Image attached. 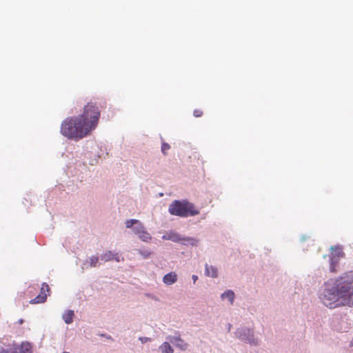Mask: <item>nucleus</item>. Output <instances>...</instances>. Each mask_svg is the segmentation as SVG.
Returning a JSON list of instances; mask_svg holds the SVG:
<instances>
[{
	"mask_svg": "<svg viewBox=\"0 0 353 353\" xmlns=\"http://www.w3.org/2000/svg\"><path fill=\"white\" fill-rule=\"evenodd\" d=\"M0 353H31V347L29 343H22L21 345H14Z\"/></svg>",
	"mask_w": 353,
	"mask_h": 353,
	"instance_id": "5",
	"label": "nucleus"
},
{
	"mask_svg": "<svg viewBox=\"0 0 353 353\" xmlns=\"http://www.w3.org/2000/svg\"><path fill=\"white\" fill-rule=\"evenodd\" d=\"M170 148V146L168 143L163 142L161 145V152L163 154H167L168 150H169Z\"/></svg>",
	"mask_w": 353,
	"mask_h": 353,
	"instance_id": "19",
	"label": "nucleus"
},
{
	"mask_svg": "<svg viewBox=\"0 0 353 353\" xmlns=\"http://www.w3.org/2000/svg\"><path fill=\"white\" fill-rule=\"evenodd\" d=\"M101 260L108 262L111 261H115L117 262H120L121 261H123V258L120 257V255L118 252H113L110 250L105 252L101 256Z\"/></svg>",
	"mask_w": 353,
	"mask_h": 353,
	"instance_id": "10",
	"label": "nucleus"
},
{
	"mask_svg": "<svg viewBox=\"0 0 353 353\" xmlns=\"http://www.w3.org/2000/svg\"><path fill=\"white\" fill-rule=\"evenodd\" d=\"M167 339L172 343L176 347L179 348L181 350L185 351L188 348V343L185 342L179 336H169Z\"/></svg>",
	"mask_w": 353,
	"mask_h": 353,
	"instance_id": "9",
	"label": "nucleus"
},
{
	"mask_svg": "<svg viewBox=\"0 0 353 353\" xmlns=\"http://www.w3.org/2000/svg\"><path fill=\"white\" fill-rule=\"evenodd\" d=\"M140 222L139 221L137 220V219H130V220H128L125 223L126 224V227L128 228H130L133 226V225L134 224H139Z\"/></svg>",
	"mask_w": 353,
	"mask_h": 353,
	"instance_id": "18",
	"label": "nucleus"
},
{
	"mask_svg": "<svg viewBox=\"0 0 353 353\" xmlns=\"http://www.w3.org/2000/svg\"><path fill=\"white\" fill-rule=\"evenodd\" d=\"M192 279H193L194 282H196V281H197V279H198V276L196 275H193Z\"/></svg>",
	"mask_w": 353,
	"mask_h": 353,
	"instance_id": "24",
	"label": "nucleus"
},
{
	"mask_svg": "<svg viewBox=\"0 0 353 353\" xmlns=\"http://www.w3.org/2000/svg\"><path fill=\"white\" fill-rule=\"evenodd\" d=\"M63 353H69V352H63Z\"/></svg>",
	"mask_w": 353,
	"mask_h": 353,
	"instance_id": "26",
	"label": "nucleus"
},
{
	"mask_svg": "<svg viewBox=\"0 0 353 353\" xmlns=\"http://www.w3.org/2000/svg\"><path fill=\"white\" fill-rule=\"evenodd\" d=\"M205 274L213 278L217 277V270L215 267L205 264Z\"/></svg>",
	"mask_w": 353,
	"mask_h": 353,
	"instance_id": "15",
	"label": "nucleus"
},
{
	"mask_svg": "<svg viewBox=\"0 0 353 353\" xmlns=\"http://www.w3.org/2000/svg\"><path fill=\"white\" fill-rule=\"evenodd\" d=\"M181 243L185 245H190L192 246H196L199 243V240L192 237H183Z\"/></svg>",
	"mask_w": 353,
	"mask_h": 353,
	"instance_id": "14",
	"label": "nucleus"
},
{
	"mask_svg": "<svg viewBox=\"0 0 353 353\" xmlns=\"http://www.w3.org/2000/svg\"><path fill=\"white\" fill-rule=\"evenodd\" d=\"M323 303L330 307L353 305V272L330 279L325 283V289L321 295Z\"/></svg>",
	"mask_w": 353,
	"mask_h": 353,
	"instance_id": "2",
	"label": "nucleus"
},
{
	"mask_svg": "<svg viewBox=\"0 0 353 353\" xmlns=\"http://www.w3.org/2000/svg\"><path fill=\"white\" fill-rule=\"evenodd\" d=\"M139 254L143 255L145 258H148L150 255V252H148V251H145V252L139 251Z\"/></svg>",
	"mask_w": 353,
	"mask_h": 353,
	"instance_id": "22",
	"label": "nucleus"
},
{
	"mask_svg": "<svg viewBox=\"0 0 353 353\" xmlns=\"http://www.w3.org/2000/svg\"><path fill=\"white\" fill-rule=\"evenodd\" d=\"M168 211L172 215L181 217L195 216L199 214V211L194 208V205L186 201H174L169 205Z\"/></svg>",
	"mask_w": 353,
	"mask_h": 353,
	"instance_id": "3",
	"label": "nucleus"
},
{
	"mask_svg": "<svg viewBox=\"0 0 353 353\" xmlns=\"http://www.w3.org/2000/svg\"><path fill=\"white\" fill-rule=\"evenodd\" d=\"M234 297H235L234 293L232 290H227L226 292H225L223 294H221V298L223 299H228L230 301L231 304L233 303Z\"/></svg>",
	"mask_w": 353,
	"mask_h": 353,
	"instance_id": "17",
	"label": "nucleus"
},
{
	"mask_svg": "<svg viewBox=\"0 0 353 353\" xmlns=\"http://www.w3.org/2000/svg\"><path fill=\"white\" fill-rule=\"evenodd\" d=\"M100 115V110L96 103H88L82 114L67 117L62 121L60 132L70 139H83L97 128Z\"/></svg>",
	"mask_w": 353,
	"mask_h": 353,
	"instance_id": "1",
	"label": "nucleus"
},
{
	"mask_svg": "<svg viewBox=\"0 0 353 353\" xmlns=\"http://www.w3.org/2000/svg\"><path fill=\"white\" fill-rule=\"evenodd\" d=\"M193 114L195 117H200L203 115V111L199 109H196L194 110Z\"/></svg>",
	"mask_w": 353,
	"mask_h": 353,
	"instance_id": "21",
	"label": "nucleus"
},
{
	"mask_svg": "<svg viewBox=\"0 0 353 353\" xmlns=\"http://www.w3.org/2000/svg\"><path fill=\"white\" fill-rule=\"evenodd\" d=\"M23 319H20V320H19V324H22V323H23Z\"/></svg>",
	"mask_w": 353,
	"mask_h": 353,
	"instance_id": "25",
	"label": "nucleus"
},
{
	"mask_svg": "<svg viewBox=\"0 0 353 353\" xmlns=\"http://www.w3.org/2000/svg\"><path fill=\"white\" fill-rule=\"evenodd\" d=\"M236 337L243 341L250 343V345H256L258 341L253 337V332L250 329L241 328L238 329L235 333Z\"/></svg>",
	"mask_w": 353,
	"mask_h": 353,
	"instance_id": "4",
	"label": "nucleus"
},
{
	"mask_svg": "<svg viewBox=\"0 0 353 353\" xmlns=\"http://www.w3.org/2000/svg\"><path fill=\"white\" fill-rule=\"evenodd\" d=\"M139 339L142 343H146L150 341V339L147 337H141Z\"/></svg>",
	"mask_w": 353,
	"mask_h": 353,
	"instance_id": "23",
	"label": "nucleus"
},
{
	"mask_svg": "<svg viewBox=\"0 0 353 353\" xmlns=\"http://www.w3.org/2000/svg\"><path fill=\"white\" fill-rule=\"evenodd\" d=\"M74 316V311L71 310H68L63 313L62 318L65 323L70 324L73 321Z\"/></svg>",
	"mask_w": 353,
	"mask_h": 353,
	"instance_id": "13",
	"label": "nucleus"
},
{
	"mask_svg": "<svg viewBox=\"0 0 353 353\" xmlns=\"http://www.w3.org/2000/svg\"><path fill=\"white\" fill-rule=\"evenodd\" d=\"M50 291L49 285L46 283L41 284V292L38 296L34 299H32L30 303L32 304L43 303L46 302L47 299L46 292Z\"/></svg>",
	"mask_w": 353,
	"mask_h": 353,
	"instance_id": "6",
	"label": "nucleus"
},
{
	"mask_svg": "<svg viewBox=\"0 0 353 353\" xmlns=\"http://www.w3.org/2000/svg\"><path fill=\"white\" fill-rule=\"evenodd\" d=\"M345 255L344 252L339 249L337 252L332 254L330 258V270L332 272H336L337 271V266L339 263V259L341 257H343Z\"/></svg>",
	"mask_w": 353,
	"mask_h": 353,
	"instance_id": "8",
	"label": "nucleus"
},
{
	"mask_svg": "<svg viewBox=\"0 0 353 353\" xmlns=\"http://www.w3.org/2000/svg\"><path fill=\"white\" fill-rule=\"evenodd\" d=\"M99 259L97 256H93L90 258V265L92 267H96L98 263Z\"/></svg>",
	"mask_w": 353,
	"mask_h": 353,
	"instance_id": "20",
	"label": "nucleus"
},
{
	"mask_svg": "<svg viewBox=\"0 0 353 353\" xmlns=\"http://www.w3.org/2000/svg\"><path fill=\"white\" fill-rule=\"evenodd\" d=\"M176 281L177 274L174 272H170L166 274L163 278V283L168 285L174 283Z\"/></svg>",
	"mask_w": 353,
	"mask_h": 353,
	"instance_id": "12",
	"label": "nucleus"
},
{
	"mask_svg": "<svg viewBox=\"0 0 353 353\" xmlns=\"http://www.w3.org/2000/svg\"><path fill=\"white\" fill-rule=\"evenodd\" d=\"M135 234L138 235L139 239L145 242H148L151 240L150 234L145 230L143 225L140 223L133 228Z\"/></svg>",
	"mask_w": 353,
	"mask_h": 353,
	"instance_id": "7",
	"label": "nucleus"
},
{
	"mask_svg": "<svg viewBox=\"0 0 353 353\" xmlns=\"http://www.w3.org/2000/svg\"><path fill=\"white\" fill-rule=\"evenodd\" d=\"M182 238L179 234L173 231H170L162 236L163 240H170L176 243L181 242Z\"/></svg>",
	"mask_w": 353,
	"mask_h": 353,
	"instance_id": "11",
	"label": "nucleus"
},
{
	"mask_svg": "<svg viewBox=\"0 0 353 353\" xmlns=\"http://www.w3.org/2000/svg\"><path fill=\"white\" fill-rule=\"evenodd\" d=\"M162 353H173L174 350L168 342H164L159 347Z\"/></svg>",
	"mask_w": 353,
	"mask_h": 353,
	"instance_id": "16",
	"label": "nucleus"
}]
</instances>
